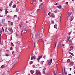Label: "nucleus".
<instances>
[{"instance_id":"f257e3e1","label":"nucleus","mask_w":75,"mask_h":75,"mask_svg":"<svg viewBox=\"0 0 75 75\" xmlns=\"http://www.w3.org/2000/svg\"><path fill=\"white\" fill-rule=\"evenodd\" d=\"M35 37H39V38H41L42 37V34L40 32H37L35 36Z\"/></svg>"},{"instance_id":"f03ea898","label":"nucleus","mask_w":75,"mask_h":75,"mask_svg":"<svg viewBox=\"0 0 75 75\" xmlns=\"http://www.w3.org/2000/svg\"><path fill=\"white\" fill-rule=\"evenodd\" d=\"M45 7V5H44V4H43L42 3H41V4L39 5V8H41V9H42V8H44Z\"/></svg>"},{"instance_id":"7ed1b4c3","label":"nucleus","mask_w":75,"mask_h":75,"mask_svg":"<svg viewBox=\"0 0 75 75\" xmlns=\"http://www.w3.org/2000/svg\"><path fill=\"white\" fill-rule=\"evenodd\" d=\"M35 74L36 75H41V73L40 71L36 70Z\"/></svg>"},{"instance_id":"20e7f679","label":"nucleus","mask_w":75,"mask_h":75,"mask_svg":"<svg viewBox=\"0 0 75 75\" xmlns=\"http://www.w3.org/2000/svg\"><path fill=\"white\" fill-rule=\"evenodd\" d=\"M8 30L9 31H10V32L11 34L13 33V29H12L11 28H8Z\"/></svg>"},{"instance_id":"39448f33","label":"nucleus","mask_w":75,"mask_h":75,"mask_svg":"<svg viewBox=\"0 0 75 75\" xmlns=\"http://www.w3.org/2000/svg\"><path fill=\"white\" fill-rule=\"evenodd\" d=\"M52 59H51L47 63V65H49L50 66L51 65V63H52Z\"/></svg>"},{"instance_id":"423d86ee","label":"nucleus","mask_w":75,"mask_h":75,"mask_svg":"<svg viewBox=\"0 0 75 75\" xmlns=\"http://www.w3.org/2000/svg\"><path fill=\"white\" fill-rule=\"evenodd\" d=\"M33 58L35 59H36V57H35V55H34L33 56L31 57V60H33Z\"/></svg>"},{"instance_id":"0eeeda50","label":"nucleus","mask_w":75,"mask_h":75,"mask_svg":"<svg viewBox=\"0 0 75 75\" xmlns=\"http://www.w3.org/2000/svg\"><path fill=\"white\" fill-rule=\"evenodd\" d=\"M68 14V16L67 17V20H68V17H70V16H71V13H69Z\"/></svg>"},{"instance_id":"6e6552de","label":"nucleus","mask_w":75,"mask_h":75,"mask_svg":"<svg viewBox=\"0 0 75 75\" xmlns=\"http://www.w3.org/2000/svg\"><path fill=\"white\" fill-rule=\"evenodd\" d=\"M72 50H73V46H71V47L70 48V49L69 50V51H72Z\"/></svg>"},{"instance_id":"1a4fd4ad","label":"nucleus","mask_w":75,"mask_h":75,"mask_svg":"<svg viewBox=\"0 0 75 75\" xmlns=\"http://www.w3.org/2000/svg\"><path fill=\"white\" fill-rule=\"evenodd\" d=\"M52 41L53 42H54L55 41V38L54 37H52Z\"/></svg>"},{"instance_id":"9d476101","label":"nucleus","mask_w":75,"mask_h":75,"mask_svg":"<svg viewBox=\"0 0 75 75\" xmlns=\"http://www.w3.org/2000/svg\"><path fill=\"white\" fill-rule=\"evenodd\" d=\"M1 21L2 23H4V22H5V19H1Z\"/></svg>"},{"instance_id":"9b49d317","label":"nucleus","mask_w":75,"mask_h":75,"mask_svg":"<svg viewBox=\"0 0 75 75\" xmlns=\"http://www.w3.org/2000/svg\"><path fill=\"white\" fill-rule=\"evenodd\" d=\"M30 72L31 74H33L34 73V72H35V71L33 70H30Z\"/></svg>"},{"instance_id":"f8f14e48","label":"nucleus","mask_w":75,"mask_h":75,"mask_svg":"<svg viewBox=\"0 0 75 75\" xmlns=\"http://www.w3.org/2000/svg\"><path fill=\"white\" fill-rule=\"evenodd\" d=\"M61 42L59 43L58 45V47H61Z\"/></svg>"},{"instance_id":"ddd939ff","label":"nucleus","mask_w":75,"mask_h":75,"mask_svg":"<svg viewBox=\"0 0 75 75\" xmlns=\"http://www.w3.org/2000/svg\"><path fill=\"white\" fill-rule=\"evenodd\" d=\"M69 44L70 45H72V40H69Z\"/></svg>"},{"instance_id":"4468645a","label":"nucleus","mask_w":75,"mask_h":75,"mask_svg":"<svg viewBox=\"0 0 75 75\" xmlns=\"http://www.w3.org/2000/svg\"><path fill=\"white\" fill-rule=\"evenodd\" d=\"M74 64V63L73 62H70V65H72L73 64Z\"/></svg>"},{"instance_id":"2eb2a0df","label":"nucleus","mask_w":75,"mask_h":75,"mask_svg":"<svg viewBox=\"0 0 75 75\" xmlns=\"http://www.w3.org/2000/svg\"><path fill=\"white\" fill-rule=\"evenodd\" d=\"M57 24H55L54 26V27L55 28H56V29H57Z\"/></svg>"},{"instance_id":"dca6fc26","label":"nucleus","mask_w":75,"mask_h":75,"mask_svg":"<svg viewBox=\"0 0 75 75\" xmlns=\"http://www.w3.org/2000/svg\"><path fill=\"white\" fill-rule=\"evenodd\" d=\"M58 8H62V6H61V5H59V6H57Z\"/></svg>"},{"instance_id":"f3484780","label":"nucleus","mask_w":75,"mask_h":75,"mask_svg":"<svg viewBox=\"0 0 75 75\" xmlns=\"http://www.w3.org/2000/svg\"><path fill=\"white\" fill-rule=\"evenodd\" d=\"M13 8H15L16 7V4L14 5L13 6Z\"/></svg>"},{"instance_id":"a211bd4d","label":"nucleus","mask_w":75,"mask_h":75,"mask_svg":"<svg viewBox=\"0 0 75 75\" xmlns=\"http://www.w3.org/2000/svg\"><path fill=\"white\" fill-rule=\"evenodd\" d=\"M50 16L51 17H54V14L52 13L51 14Z\"/></svg>"},{"instance_id":"6ab92c4d","label":"nucleus","mask_w":75,"mask_h":75,"mask_svg":"<svg viewBox=\"0 0 75 75\" xmlns=\"http://www.w3.org/2000/svg\"><path fill=\"white\" fill-rule=\"evenodd\" d=\"M42 56H39V57H38V59H41V58H42Z\"/></svg>"},{"instance_id":"aec40b11","label":"nucleus","mask_w":75,"mask_h":75,"mask_svg":"<svg viewBox=\"0 0 75 75\" xmlns=\"http://www.w3.org/2000/svg\"><path fill=\"white\" fill-rule=\"evenodd\" d=\"M73 19H74V16H72L71 18V21H72Z\"/></svg>"},{"instance_id":"412c9836","label":"nucleus","mask_w":75,"mask_h":75,"mask_svg":"<svg viewBox=\"0 0 75 75\" xmlns=\"http://www.w3.org/2000/svg\"><path fill=\"white\" fill-rule=\"evenodd\" d=\"M43 40L42 39H40L39 40V42H40L41 41H43Z\"/></svg>"},{"instance_id":"4be33fe9","label":"nucleus","mask_w":75,"mask_h":75,"mask_svg":"<svg viewBox=\"0 0 75 75\" xmlns=\"http://www.w3.org/2000/svg\"><path fill=\"white\" fill-rule=\"evenodd\" d=\"M18 8H16V12H18Z\"/></svg>"},{"instance_id":"5701e85b","label":"nucleus","mask_w":75,"mask_h":75,"mask_svg":"<svg viewBox=\"0 0 75 75\" xmlns=\"http://www.w3.org/2000/svg\"><path fill=\"white\" fill-rule=\"evenodd\" d=\"M0 33L1 34H2V33H3V31H2V30L1 29H0Z\"/></svg>"},{"instance_id":"b1692460","label":"nucleus","mask_w":75,"mask_h":75,"mask_svg":"<svg viewBox=\"0 0 75 75\" xmlns=\"http://www.w3.org/2000/svg\"><path fill=\"white\" fill-rule=\"evenodd\" d=\"M69 54H71V55H72V56H74V54H73V53L71 52H69Z\"/></svg>"},{"instance_id":"393cba45","label":"nucleus","mask_w":75,"mask_h":75,"mask_svg":"<svg viewBox=\"0 0 75 75\" xmlns=\"http://www.w3.org/2000/svg\"><path fill=\"white\" fill-rule=\"evenodd\" d=\"M30 64H33V62L32 61H30Z\"/></svg>"},{"instance_id":"a878e982","label":"nucleus","mask_w":75,"mask_h":75,"mask_svg":"<svg viewBox=\"0 0 75 75\" xmlns=\"http://www.w3.org/2000/svg\"><path fill=\"white\" fill-rule=\"evenodd\" d=\"M47 23L48 24H50V21H47Z\"/></svg>"},{"instance_id":"bb28decb","label":"nucleus","mask_w":75,"mask_h":75,"mask_svg":"<svg viewBox=\"0 0 75 75\" xmlns=\"http://www.w3.org/2000/svg\"><path fill=\"white\" fill-rule=\"evenodd\" d=\"M33 34L32 33H31V38H33Z\"/></svg>"},{"instance_id":"cd10ccee","label":"nucleus","mask_w":75,"mask_h":75,"mask_svg":"<svg viewBox=\"0 0 75 75\" xmlns=\"http://www.w3.org/2000/svg\"><path fill=\"white\" fill-rule=\"evenodd\" d=\"M12 67H14V65H15V64H14V63H13L12 64Z\"/></svg>"},{"instance_id":"c85d7f7f","label":"nucleus","mask_w":75,"mask_h":75,"mask_svg":"<svg viewBox=\"0 0 75 75\" xmlns=\"http://www.w3.org/2000/svg\"><path fill=\"white\" fill-rule=\"evenodd\" d=\"M18 26H19V27H20L21 29V27H22V26H21V25L20 24H19L18 25Z\"/></svg>"},{"instance_id":"c756f323","label":"nucleus","mask_w":75,"mask_h":75,"mask_svg":"<svg viewBox=\"0 0 75 75\" xmlns=\"http://www.w3.org/2000/svg\"><path fill=\"white\" fill-rule=\"evenodd\" d=\"M64 75H67V71H64Z\"/></svg>"},{"instance_id":"7c9ffc66","label":"nucleus","mask_w":75,"mask_h":75,"mask_svg":"<svg viewBox=\"0 0 75 75\" xmlns=\"http://www.w3.org/2000/svg\"><path fill=\"white\" fill-rule=\"evenodd\" d=\"M2 30H3V32H4H4L5 30H4V28H3V27H2Z\"/></svg>"},{"instance_id":"2f4dec72","label":"nucleus","mask_w":75,"mask_h":75,"mask_svg":"<svg viewBox=\"0 0 75 75\" xmlns=\"http://www.w3.org/2000/svg\"><path fill=\"white\" fill-rule=\"evenodd\" d=\"M1 68H4V65H2L1 67Z\"/></svg>"},{"instance_id":"473e14b6","label":"nucleus","mask_w":75,"mask_h":75,"mask_svg":"<svg viewBox=\"0 0 75 75\" xmlns=\"http://www.w3.org/2000/svg\"><path fill=\"white\" fill-rule=\"evenodd\" d=\"M5 12L6 13V14H7V13H8V11H7V9H6L5 10Z\"/></svg>"},{"instance_id":"72a5a7b5","label":"nucleus","mask_w":75,"mask_h":75,"mask_svg":"<svg viewBox=\"0 0 75 75\" xmlns=\"http://www.w3.org/2000/svg\"><path fill=\"white\" fill-rule=\"evenodd\" d=\"M43 63H44V61H41V64H42H42H43Z\"/></svg>"},{"instance_id":"f704fd0d","label":"nucleus","mask_w":75,"mask_h":75,"mask_svg":"<svg viewBox=\"0 0 75 75\" xmlns=\"http://www.w3.org/2000/svg\"><path fill=\"white\" fill-rule=\"evenodd\" d=\"M51 23L52 24H54V21H52Z\"/></svg>"},{"instance_id":"c9c22d12","label":"nucleus","mask_w":75,"mask_h":75,"mask_svg":"<svg viewBox=\"0 0 75 75\" xmlns=\"http://www.w3.org/2000/svg\"><path fill=\"white\" fill-rule=\"evenodd\" d=\"M7 17L8 18H10V16H9V15H7Z\"/></svg>"},{"instance_id":"e433bc0d","label":"nucleus","mask_w":75,"mask_h":75,"mask_svg":"<svg viewBox=\"0 0 75 75\" xmlns=\"http://www.w3.org/2000/svg\"><path fill=\"white\" fill-rule=\"evenodd\" d=\"M11 5H12V4H11V3H10L9 5V7H11Z\"/></svg>"},{"instance_id":"4c0bfd02","label":"nucleus","mask_w":75,"mask_h":75,"mask_svg":"<svg viewBox=\"0 0 75 75\" xmlns=\"http://www.w3.org/2000/svg\"><path fill=\"white\" fill-rule=\"evenodd\" d=\"M40 10L39 9H37V12H38V11H40Z\"/></svg>"},{"instance_id":"58836bf2","label":"nucleus","mask_w":75,"mask_h":75,"mask_svg":"<svg viewBox=\"0 0 75 75\" xmlns=\"http://www.w3.org/2000/svg\"><path fill=\"white\" fill-rule=\"evenodd\" d=\"M43 14H46V12H45V11H44L43 12Z\"/></svg>"},{"instance_id":"ea45409f","label":"nucleus","mask_w":75,"mask_h":75,"mask_svg":"<svg viewBox=\"0 0 75 75\" xmlns=\"http://www.w3.org/2000/svg\"><path fill=\"white\" fill-rule=\"evenodd\" d=\"M4 26H5V27H6V26H7V23H4Z\"/></svg>"},{"instance_id":"a19ab883","label":"nucleus","mask_w":75,"mask_h":75,"mask_svg":"<svg viewBox=\"0 0 75 75\" xmlns=\"http://www.w3.org/2000/svg\"><path fill=\"white\" fill-rule=\"evenodd\" d=\"M13 63H14V64H16L17 63V61H15L14 62H13Z\"/></svg>"},{"instance_id":"79ce46f5","label":"nucleus","mask_w":75,"mask_h":75,"mask_svg":"<svg viewBox=\"0 0 75 75\" xmlns=\"http://www.w3.org/2000/svg\"><path fill=\"white\" fill-rule=\"evenodd\" d=\"M67 62H70V59H68L67 60Z\"/></svg>"},{"instance_id":"37998d69","label":"nucleus","mask_w":75,"mask_h":75,"mask_svg":"<svg viewBox=\"0 0 75 75\" xmlns=\"http://www.w3.org/2000/svg\"><path fill=\"white\" fill-rule=\"evenodd\" d=\"M27 30H28V29H25L24 31H27Z\"/></svg>"},{"instance_id":"c03bdc74","label":"nucleus","mask_w":75,"mask_h":75,"mask_svg":"<svg viewBox=\"0 0 75 75\" xmlns=\"http://www.w3.org/2000/svg\"><path fill=\"white\" fill-rule=\"evenodd\" d=\"M45 55L43 57V58H44V59H45Z\"/></svg>"},{"instance_id":"a18cd8bd","label":"nucleus","mask_w":75,"mask_h":75,"mask_svg":"<svg viewBox=\"0 0 75 75\" xmlns=\"http://www.w3.org/2000/svg\"><path fill=\"white\" fill-rule=\"evenodd\" d=\"M21 42H19V41L17 42V43H18V44H20Z\"/></svg>"},{"instance_id":"49530a36","label":"nucleus","mask_w":75,"mask_h":75,"mask_svg":"<svg viewBox=\"0 0 75 75\" xmlns=\"http://www.w3.org/2000/svg\"><path fill=\"white\" fill-rule=\"evenodd\" d=\"M5 55L6 56V57H8L9 55H8V54H7Z\"/></svg>"},{"instance_id":"de8ad7c7","label":"nucleus","mask_w":75,"mask_h":75,"mask_svg":"<svg viewBox=\"0 0 75 75\" xmlns=\"http://www.w3.org/2000/svg\"><path fill=\"white\" fill-rule=\"evenodd\" d=\"M11 44L12 46H14V44H13V43H12V42H11Z\"/></svg>"},{"instance_id":"09e8293b","label":"nucleus","mask_w":75,"mask_h":75,"mask_svg":"<svg viewBox=\"0 0 75 75\" xmlns=\"http://www.w3.org/2000/svg\"><path fill=\"white\" fill-rule=\"evenodd\" d=\"M56 45H57V42H56L55 44V46L54 47V48H55L56 47Z\"/></svg>"},{"instance_id":"8fccbe9b","label":"nucleus","mask_w":75,"mask_h":75,"mask_svg":"<svg viewBox=\"0 0 75 75\" xmlns=\"http://www.w3.org/2000/svg\"><path fill=\"white\" fill-rule=\"evenodd\" d=\"M69 38H70L69 37L67 36V39H68V40H69Z\"/></svg>"},{"instance_id":"3c124183","label":"nucleus","mask_w":75,"mask_h":75,"mask_svg":"<svg viewBox=\"0 0 75 75\" xmlns=\"http://www.w3.org/2000/svg\"><path fill=\"white\" fill-rule=\"evenodd\" d=\"M45 70H46V68H44V69H43V70L45 71Z\"/></svg>"},{"instance_id":"603ef678","label":"nucleus","mask_w":75,"mask_h":75,"mask_svg":"<svg viewBox=\"0 0 75 75\" xmlns=\"http://www.w3.org/2000/svg\"><path fill=\"white\" fill-rule=\"evenodd\" d=\"M14 17H17V15H16L14 16Z\"/></svg>"},{"instance_id":"864d4df0","label":"nucleus","mask_w":75,"mask_h":75,"mask_svg":"<svg viewBox=\"0 0 75 75\" xmlns=\"http://www.w3.org/2000/svg\"><path fill=\"white\" fill-rule=\"evenodd\" d=\"M62 18V14L61 15L60 17V19H61Z\"/></svg>"},{"instance_id":"5fc2aeb1","label":"nucleus","mask_w":75,"mask_h":75,"mask_svg":"<svg viewBox=\"0 0 75 75\" xmlns=\"http://www.w3.org/2000/svg\"><path fill=\"white\" fill-rule=\"evenodd\" d=\"M10 50H13V49H12V47H11V48H10Z\"/></svg>"},{"instance_id":"6e6d98bb","label":"nucleus","mask_w":75,"mask_h":75,"mask_svg":"<svg viewBox=\"0 0 75 75\" xmlns=\"http://www.w3.org/2000/svg\"><path fill=\"white\" fill-rule=\"evenodd\" d=\"M53 73H54V75H56L55 72V71H53Z\"/></svg>"},{"instance_id":"4d7b16f0","label":"nucleus","mask_w":75,"mask_h":75,"mask_svg":"<svg viewBox=\"0 0 75 75\" xmlns=\"http://www.w3.org/2000/svg\"><path fill=\"white\" fill-rule=\"evenodd\" d=\"M13 22H11V25H13Z\"/></svg>"},{"instance_id":"13d9d810","label":"nucleus","mask_w":75,"mask_h":75,"mask_svg":"<svg viewBox=\"0 0 75 75\" xmlns=\"http://www.w3.org/2000/svg\"><path fill=\"white\" fill-rule=\"evenodd\" d=\"M43 74H45V71H43Z\"/></svg>"},{"instance_id":"bf43d9fd","label":"nucleus","mask_w":75,"mask_h":75,"mask_svg":"<svg viewBox=\"0 0 75 75\" xmlns=\"http://www.w3.org/2000/svg\"><path fill=\"white\" fill-rule=\"evenodd\" d=\"M18 49H16V52H18Z\"/></svg>"},{"instance_id":"052dcab7","label":"nucleus","mask_w":75,"mask_h":75,"mask_svg":"<svg viewBox=\"0 0 75 75\" xmlns=\"http://www.w3.org/2000/svg\"><path fill=\"white\" fill-rule=\"evenodd\" d=\"M68 2H66V4L67 5H68Z\"/></svg>"},{"instance_id":"680f3d73","label":"nucleus","mask_w":75,"mask_h":75,"mask_svg":"<svg viewBox=\"0 0 75 75\" xmlns=\"http://www.w3.org/2000/svg\"><path fill=\"white\" fill-rule=\"evenodd\" d=\"M46 41H47V40H45V42H45L46 44H47V42H46Z\"/></svg>"},{"instance_id":"e2e57ef3","label":"nucleus","mask_w":75,"mask_h":75,"mask_svg":"<svg viewBox=\"0 0 75 75\" xmlns=\"http://www.w3.org/2000/svg\"><path fill=\"white\" fill-rule=\"evenodd\" d=\"M69 41V39H67L66 42H68Z\"/></svg>"},{"instance_id":"0e129e2a","label":"nucleus","mask_w":75,"mask_h":75,"mask_svg":"<svg viewBox=\"0 0 75 75\" xmlns=\"http://www.w3.org/2000/svg\"><path fill=\"white\" fill-rule=\"evenodd\" d=\"M5 31H7V28H6L5 29Z\"/></svg>"},{"instance_id":"69168bd1","label":"nucleus","mask_w":75,"mask_h":75,"mask_svg":"<svg viewBox=\"0 0 75 75\" xmlns=\"http://www.w3.org/2000/svg\"><path fill=\"white\" fill-rule=\"evenodd\" d=\"M16 36H17V37H18V34L16 33Z\"/></svg>"},{"instance_id":"338daca9","label":"nucleus","mask_w":75,"mask_h":75,"mask_svg":"<svg viewBox=\"0 0 75 75\" xmlns=\"http://www.w3.org/2000/svg\"><path fill=\"white\" fill-rule=\"evenodd\" d=\"M11 41L12 40V37H11L10 38Z\"/></svg>"},{"instance_id":"774afa93","label":"nucleus","mask_w":75,"mask_h":75,"mask_svg":"<svg viewBox=\"0 0 75 75\" xmlns=\"http://www.w3.org/2000/svg\"><path fill=\"white\" fill-rule=\"evenodd\" d=\"M48 14L49 16H50V13L49 12L48 13Z\"/></svg>"}]
</instances>
